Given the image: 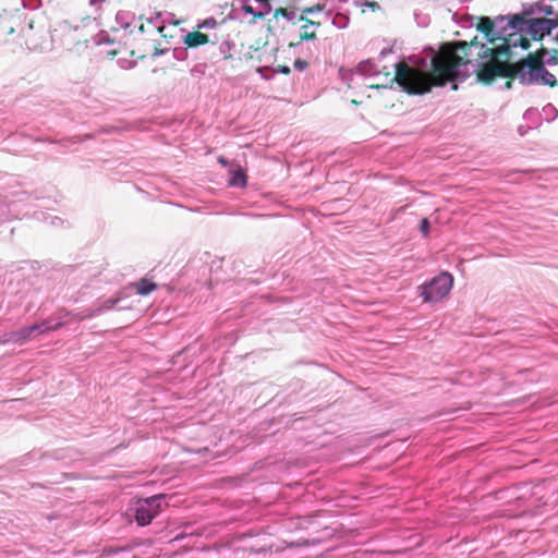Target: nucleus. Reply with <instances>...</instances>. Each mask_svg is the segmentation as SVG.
Returning a JSON list of instances; mask_svg holds the SVG:
<instances>
[{
	"instance_id": "nucleus-11",
	"label": "nucleus",
	"mask_w": 558,
	"mask_h": 558,
	"mask_svg": "<svg viewBox=\"0 0 558 558\" xmlns=\"http://www.w3.org/2000/svg\"><path fill=\"white\" fill-rule=\"evenodd\" d=\"M228 184L238 189L245 187L247 184V174L245 169L238 167L236 169L232 170L228 180Z\"/></svg>"
},
{
	"instance_id": "nucleus-15",
	"label": "nucleus",
	"mask_w": 558,
	"mask_h": 558,
	"mask_svg": "<svg viewBox=\"0 0 558 558\" xmlns=\"http://www.w3.org/2000/svg\"><path fill=\"white\" fill-rule=\"evenodd\" d=\"M345 1L340 0H326L325 4L327 5V10H325V16L327 19L336 15V13H341L342 11H348V9L343 8Z\"/></svg>"
},
{
	"instance_id": "nucleus-31",
	"label": "nucleus",
	"mask_w": 558,
	"mask_h": 558,
	"mask_svg": "<svg viewBox=\"0 0 558 558\" xmlns=\"http://www.w3.org/2000/svg\"><path fill=\"white\" fill-rule=\"evenodd\" d=\"M325 10H327V5L325 4V2H323V3L319 2V3L314 4L313 7L303 9L302 12H303V14H314L317 12L325 13Z\"/></svg>"
},
{
	"instance_id": "nucleus-16",
	"label": "nucleus",
	"mask_w": 558,
	"mask_h": 558,
	"mask_svg": "<svg viewBox=\"0 0 558 558\" xmlns=\"http://www.w3.org/2000/svg\"><path fill=\"white\" fill-rule=\"evenodd\" d=\"M331 24L338 29H344L349 26L350 23V12L342 11L341 13H336V15L329 17Z\"/></svg>"
},
{
	"instance_id": "nucleus-46",
	"label": "nucleus",
	"mask_w": 558,
	"mask_h": 558,
	"mask_svg": "<svg viewBox=\"0 0 558 558\" xmlns=\"http://www.w3.org/2000/svg\"><path fill=\"white\" fill-rule=\"evenodd\" d=\"M251 0H235V2L240 5V8H243L244 5L248 4Z\"/></svg>"
},
{
	"instance_id": "nucleus-12",
	"label": "nucleus",
	"mask_w": 558,
	"mask_h": 558,
	"mask_svg": "<svg viewBox=\"0 0 558 558\" xmlns=\"http://www.w3.org/2000/svg\"><path fill=\"white\" fill-rule=\"evenodd\" d=\"M525 34H529L534 41H539L544 38L539 17H527Z\"/></svg>"
},
{
	"instance_id": "nucleus-19",
	"label": "nucleus",
	"mask_w": 558,
	"mask_h": 558,
	"mask_svg": "<svg viewBox=\"0 0 558 558\" xmlns=\"http://www.w3.org/2000/svg\"><path fill=\"white\" fill-rule=\"evenodd\" d=\"M523 119L531 124L532 128H535L539 124L542 117L537 109L529 108L523 113Z\"/></svg>"
},
{
	"instance_id": "nucleus-36",
	"label": "nucleus",
	"mask_w": 558,
	"mask_h": 558,
	"mask_svg": "<svg viewBox=\"0 0 558 558\" xmlns=\"http://www.w3.org/2000/svg\"><path fill=\"white\" fill-rule=\"evenodd\" d=\"M217 25V21L214 17L205 19L202 23L197 25L198 28H214Z\"/></svg>"
},
{
	"instance_id": "nucleus-37",
	"label": "nucleus",
	"mask_w": 558,
	"mask_h": 558,
	"mask_svg": "<svg viewBox=\"0 0 558 558\" xmlns=\"http://www.w3.org/2000/svg\"><path fill=\"white\" fill-rule=\"evenodd\" d=\"M260 7L262 10L259 12H266V15L269 14L272 10V7L270 4V0H255Z\"/></svg>"
},
{
	"instance_id": "nucleus-5",
	"label": "nucleus",
	"mask_w": 558,
	"mask_h": 558,
	"mask_svg": "<svg viewBox=\"0 0 558 558\" xmlns=\"http://www.w3.org/2000/svg\"><path fill=\"white\" fill-rule=\"evenodd\" d=\"M507 23L508 14H500L495 17L480 16L478 23H476V29L484 34L489 44H494L504 36L509 37Z\"/></svg>"
},
{
	"instance_id": "nucleus-39",
	"label": "nucleus",
	"mask_w": 558,
	"mask_h": 558,
	"mask_svg": "<svg viewBox=\"0 0 558 558\" xmlns=\"http://www.w3.org/2000/svg\"><path fill=\"white\" fill-rule=\"evenodd\" d=\"M272 72H275V75L277 73H280V74H289L291 72V69L290 66L288 65H279L278 68L274 69L272 68Z\"/></svg>"
},
{
	"instance_id": "nucleus-52",
	"label": "nucleus",
	"mask_w": 558,
	"mask_h": 558,
	"mask_svg": "<svg viewBox=\"0 0 558 558\" xmlns=\"http://www.w3.org/2000/svg\"><path fill=\"white\" fill-rule=\"evenodd\" d=\"M138 31H140L141 33H144V25H143V24H141V25H140Z\"/></svg>"
},
{
	"instance_id": "nucleus-43",
	"label": "nucleus",
	"mask_w": 558,
	"mask_h": 558,
	"mask_svg": "<svg viewBox=\"0 0 558 558\" xmlns=\"http://www.w3.org/2000/svg\"><path fill=\"white\" fill-rule=\"evenodd\" d=\"M167 51H168V49H166V48H163V49H161V48H156V49L154 50V52H153L151 57H153V58H157V57H159V56H162V54L167 53Z\"/></svg>"
},
{
	"instance_id": "nucleus-6",
	"label": "nucleus",
	"mask_w": 558,
	"mask_h": 558,
	"mask_svg": "<svg viewBox=\"0 0 558 558\" xmlns=\"http://www.w3.org/2000/svg\"><path fill=\"white\" fill-rule=\"evenodd\" d=\"M57 326L50 327L47 325V323L41 324H34L27 327H24L20 330L12 331L8 335H5L7 339L5 342H13V343H25L28 340L34 339L38 335L44 333L45 331L49 329H56Z\"/></svg>"
},
{
	"instance_id": "nucleus-51",
	"label": "nucleus",
	"mask_w": 558,
	"mask_h": 558,
	"mask_svg": "<svg viewBox=\"0 0 558 558\" xmlns=\"http://www.w3.org/2000/svg\"><path fill=\"white\" fill-rule=\"evenodd\" d=\"M511 87H512V83H511V81H507V82L505 83L504 88L509 89V88H511Z\"/></svg>"
},
{
	"instance_id": "nucleus-25",
	"label": "nucleus",
	"mask_w": 558,
	"mask_h": 558,
	"mask_svg": "<svg viewBox=\"0 0 558 558\" xmlns=\"http://www.w3.org/2000/svg\"><path fill=\"white\" fill-rule=\"evenodd\" d=\"M300 38H301V41H314V40H316L317 37L314 32H312V33L308 32V25H303L301 27Z\"/></svg>"
},
{
	"instance_id": "nucleus-44",
	"label": "nucleus",
	"mask_w": 558,
	"mask_h": 558,
	"mask_svg": "<svg viewBox=\"0 0 558 558\" xmlns=\"http://www.w3.org/2000/svg\"><path fill=\"white\" fill-rule=\"evenodd\" d=\"M529 129H532V126H531V125H529V126L525 129L523 125H520V126L518 128V132L520 133V135H522V136H523V135H525V134H526V132H527V130H529Z\"/></svg>"
},
{
	"instance_id": "nucleus-50",
	"label": "nucleus",
	"mask_w": 558,
	"mask_h": 558,
	"mask_svg": "<svg viewBox=\"0 0 558 558\" xmlns=\"http://www.w3.org/2000/svg\"><path fill=\"white\" fill-rule=\"evenodd\" d=\"M160 15H161L160 13H156V16H155L154 19H151V17H150V19L148 20V22H149V23H154V21H157V20L160 17Z\"/></svg>"
},
{
	"instance_id": "nucleus-3",
	"label": "nucleus",
	"mask_w": 558,
	"mask_h": 558,
	"mask_svg": "<svg viewBox=\"0 0 558 558\" xmlns=\"http://www.w3.org/2000/svg\"><path fill=\"white\" fill-rule=\"evenodd\" d=\"M453 287V276L449 271H440L420 287V296L424 303H436L449 294Z\"/></svg>"
},
{
	"instance_id": "nucleus-17",
	"label": "nucleus",
	"mask_w": 558,
	"mask_h": 558,
	"mask_svg": "<svg viewBox=\"0 0 558 558\" xmlns=\"http://www.w3.org/2000/svg\"><path fill=\"white\" fill-rule=\"evenodd\" d=\"M551 16L554 17H539L544 37L550 35L558 27V12Z\"/></svg>"
},
{
	"instance_id": "nucleus-54",
	"label": "nucleus",
	"mask_w": 558,
	"mask_h": 558,
	"mask_svg": "<svg viewBox=\"0 0 558 558\" xmlns=\"http://www.w3.org/2000/svg\"><path fill=\"white\" fill-rule=\"evenodd\" d=\"M182 537H183V535H182V534H179V535H177V536H175V538H174V539H177V541H178V539H181Z\"/></svg>"
},
{
	"instance_id": "nucleus-9",
	"label": "nucleus",
	"mask_w": 558,
	"mask_h": 558,
	"mask_svg": "<svg viewBox=\"0 0 558 558\" xmlns=\"http://www.w3.org/2000/svg\"><path fill=\"white\" fill-rule=\"evenodd\" d=\"M508 32L509 37H513L519 34L525 33V27L527 26V16L523 15V13H510L508 14Z\"/></svg>"
},
{
	"instance_id": "nucleus-14",
	"label": "nucleus",
	"mask_w": 558,
	"mask_h": 558,
	"mask_svg": "<svg viewBox=\"0 0 558 558\" xmlns=\"http://www.w3.org/2000/svg\"><path fill=\"white\" fill-rule=\"evenodd\" d=\"M135 19V14L131 11L120 10L116 14V23L123 29L131 26Z\"/></svg>"
},
{
	"instance_id": "nucleus-1",
	"label": "nucleus",
	"mask_w": 558,
	"mask_h": 558,
	"mask_svg": "<svg viewBox=\"0 0 558 558\" xmlns=\"http://www.w3.org/2000/svg\"><path fill=\"white\" fill-rule=\"evenodd\" d=\"M411 64L395 62L393 81L409 95H424L433 87H444L450 84L457 90L459 84L476 74L477 81L492 84L496 77L514 78L524 86L544 85L554 87L558 84L556 76L545 64H535L534 56L522 59L519 70L509 64H493L480 60H464L459 51L438 52L433 47L425 48L421 53L409 58Z\"/></svg>"
},
{
	"instance_id": "nucleus-22",
	"label": "nucleus",
	"mask_w": 558,
	"mask_h": 558,
	"mask_svg": "<svg viewBox=\"0 0 558 558\" xmlns=\"http://www.w3.org/2000/svg\"><path fill=\"white\" fill-rule=\"evenodd\" d=\"M414 20L420 27H427L430 24V16L426 13L414 12Z\"/></svg>"
},
{
	"instance_id": "nucleus-38",
	"label": "nucleus",
	"mask_w": 558,
	"mask_h": 558,
	"mask_svg": "<svg viewBox=\"0 0 558 558\" xmlns=\"http://www.w3.org/2000/svg\"><path fill=\"white\" fill-rule=\"evenodd\" d=\"M308 63L303 59H295L293 62V66L298 71H304L307 68Z\"/></svg>"
},
{
	"instance_id": "nucleus-21",
	"label": "nucleus",
	"mask_w": 558,
	"mask_h": 558,
	"mask_svg": "<svg viewBox=\"0 0 558 558\" xmlns=\"http://www.w3.org/2000/svg\"><path fill=\"white\" fill-rule=\"evenodd\" d=\"M241 12L244 14L252 15L254 19L262 20L266 16V12H259L255 10L250 3L241 8Z\"/></svg>"
},
{
	"instance_id": "nucleus-13",
	"label": "nucleus",
	"mask_w": 558,
	"mask_h": 558,
	"mask_svg": "<svg viewBox=\"0 0 558 558\" xmlns=\"http://www.w3.org/2000/svg\"><path fill=\"white\" fill-rule=\"evenodd\" d=\"M183 43L187 48H195L201 45H205L209 43V38L207 35L201 32H192L186 33L183 37Z\"/></svg>"
},
{
	"instance_id": "nucleus-45",
	"label": "nucleus",
	"mask_w": 558,
	"mask_h": 558,
	"mask_svg": "<svg viewBox=\"0 0 558 558\" xmlns=\"http://www.w3.org/2000/svg\"><path fill=\"white\" fill-rule=\"evenodd\" d=\"M122 550H123V548H121V547L106 549V551L108 554H117V553H120Z\"/></svg>"
},
{
	"instance_id": "nucleus-33",
	"label": "nucleus",
	"mask_w": 558,
	"mask_h": 558,
	"mask_svg": "<svg viewBox=\"0 0 558 558\" xmlns=\"http://www.w3.org/2000/svg\"><path fill=\"white\" fill-rule=\"evenodd\" d=\"M207 65L206 63H197L191 69V74L193 76H201L204 75L206 72Z\"/></svg>"
},
{
	"instance_id": "nucleus-34",
	"label": "nucleus",
	"mask_w": 558,
	"mask_h": 558,
	"mask_svg": "<svg viewBox=\"0 0 558 558\" xmlns=\"http://www.w3.org/2000/svg\"><path fill=\"white\" fill-rule=\"evenodd\" d=\"M117 63L123 70L133 69L136 65V61L135 60H128V59H124V58L118 59Z\"/></svg>"
},
{
	"instance_id": "nucleus-24",
	"label": "nucleus",
	"mask_w": 558,
	"mask_h": 558,
	"mask_svg": "<svg viewBox=\"0 0 558 558\" xmlns=\"http://www.w3.org/2000/svg\"><path fill=\"white\" fill-rule=\"evenodd\" d=\"M274 15H275V17H278L279 15H281L282 17H284L289 22H293L295 20V17H296V14H295L294 11H289L287 9H283V8L276 9Z\"/></svg>"
},
{
	"instance_id": "nucleus-27",
	"label": "nucleus",
	"mask_w": 558,
	"mask_h": 558,
	"mask_svg": "<svg viewBox=\"0 0 558 558\" xmlns=\"http://www.w3.org/2000/svg\"><path fill=\"white\" fill-rule=\"evenodd\" d=\"M173 58L178 61H184L189 57L187 47H177L172 50Z\"/></svg>"
},
{
	"instance_id": "nucleus-30",
	"label": "nucleus",
	"mask_w": 558,
	"mask_h": 558,
	"mask_svg": "<svg viewBox=\"0 0 558 558\" xmlns=\"http://www.w3.org/2000/svg\"><path fill=\"white\" fill-rule=\"evenodd\" d=\"M541 64H545V66H555L558 64V51L551 50L547 58H544V62Z\"/></svg>"
},
{
	"instance_id": "nucleus-35",
	"label": "nucleus",
	"mask_w": 558,
	"mask_h": 558,
	"mask_svg": "<svg viewBox=\"0 0 558 558\" xmlns=\"http://www.w3.org/2000/svg\"><path fill=\"white\" fill-rule=\"evenodd\" d=\"M430 230V222L427 218H423L420 221V231L423 234V236H428Z\"/></svg>"
},
{
	"instance_id": "nucleus-18",
	"label": "nucleus",
	"mask_w": 558,
	"mask_h": 558,
	"mask_svg": "<svg viewBox=\"0 0 558 558\" xmlns=\"http://www.w3.org/2000/svg\"><path fill=\"white\" fill-rule=\"evenodd\" d=\"M156 288L157 284L154 281L144 278L136 283V293L145 296L155 291Z\"/></svg>"
},
{
	"instance_id": "nucleus-28",
	"label": "nucleus",
	"mask_w": 558,
	"mask_h": 558,
	"mask_svg": "<svg viewBox=\"0 0 558 558\" xmlns=\"http://www.w3.org/2000/svg\"><path fill=\"white\" fill-rule=\"evenodd\" d=\"M256 72L266 81H270L275 77V72L270 66H258Z\"/></svg>"
},
{
	"instance_id": "nucleus-4",
	"label": "nucleus",
	"mask_w": 558,
	"mask_h": 558,
	"mask_svg": "<svg viewBox=\"0 0 558 558\" xmlns=\"http://www.w3.org/2000/svg\"><path fill=\"white\" fill-rule=\"evenodd\" d=\"M168 495L156 494L146 498H140L135 505L134 519L137 525L146 526L168 507Z\"/></svg>"
},
{
	"instance_id": "nucleus-40",
	"label": "nucleus",
	"mask_w": 558,
	"mask_h": 558,
	"mask_svg": "<svg viewBox=\"0 0 558 558\" xmlns=\"http://www.w3.org/2000/svg\"><path fill=\"white\" fill-rule=\"evenodd\" d=\"M392 47H385L380 50L379 54H378V60H383L386 56L392 53Z\"/></svg>"
},
{
	"instance_id": "nucleus-7",
	"label": "nucleus",
	"mask_w": 558,
	"mask_h": 558,
	"mask_svg": "<svg viewBox=\"0 0 558 558\" xmlns=\"http://www.w3.org/2000/svg\"><path fill=\"white\" fill-rule=\"evenodd\" d=\"M551 4H546L543 1L522 4V13L527 17H534L535 14H543L551 16L558 12V0H551Z\"/></svg>"
},
{
	"instance_id": "nucleus-23",
	"label": "nucleus",
	"mask_w": 558,
	"mask_h": 558,
	"mask_svg": "<svg viewBox=\"0 0 558 558\" xmlns=\"http://www.w3.org/2000/svg\"><path fill=\"white\" fill-rule=\"evenodd\" d=\"M113 40L111 39V37L109 36V34L106 32V31H100L96 36H95V44L97 46H100V45H109V44H112Z\"/></svg>"
},
{
	"instance_id": "nucleus-20",
	"label": "nucleus",
	"mask_w": 558,
	"mask_h": 558,
	"mask_svg": "<svg viewBox=\"0 0 558 558\" xmlns=\"http://www.w3.org/2000/svg\"><path fill=\"white\" fill-rule=\"evenodd\" d=\"M235 49V43L229 37L223 40L219 46V52L225 60L232 59L231 51Z\"/></svg>"
},
{
	"instance_id": "nucleus-53",
	"label": "nucleus",
	"mask_w": 558,
	"mask_h": 558,
	"mask_svg": "<svg viewBox=\"0 0 558 558\" xmlns=\"http://www.w3.org/2000/svg\"><path fill=\"white\" fill-rule=\"evenodd\" d=\"M219 161H220V163H222V165H226V163H227V161H226V160H225V158H222V157H221V158H219Z\"/></svg>"
},
{
	"instance_id": "nucleus-47",
	"label": "nucleus",
	"mask_w": 558,
	"mask_h": 558,
	"mask_svg": "<svg viewBox=\"0 0 558 558\" xmlns=\"http://www.w3.org/2000/svg\"><path fill=\"white\" fill-rule=\"evenodd\" d=\"M104 1L105 0H89V5L90 7H96V5L100 4Z\"/></svg>"
},
{
	"instance_id": "nucleus-48",
	"label": "nucleus",
	"mask_w": 558,
	"mask_h": 558,
	"mask_svg": "<svg viewBox=\"0 0 558 558\" xmlns=\"http://www.w3.org/2000/svg\"><path fill=\"white\" fill-rule=\"evenodd\" d=\"M364 5H367V7H369V8H373V9H374L375 7H378V3H377V2H367V1H366Z\"/></svg>"
},
{
	"instance_id": "nucleus-29",
	"label": "nucleus",
	"mask_w": 558,
	"mask_h": 558,
	"mask_svg": "<svg viewBox=\"0 0 558 558\" xmlns=\"http://www.w3.org/2000/svg\"><path fill=\"white\" fill-rule=\"evenodd\" d=\"M543 112L547 116V118H546L547 122L555 120L558 116V111H557L556 107L551 104H547L543 108Z\"/></svg>"
},
{
	"instance_id": "nucleus-32",
	"label": "nucleus",
	"mask_w": 558,
	"mask_h": 558,
	"mask_svg": "<svg viewBox=\"0 0 558 558\" xmlns=\"http://www.w3.org/2000/svg\"><path fill=\"white\" fill-rule=\"evenodd\" d=\"M478 19H480V16H474V15L468 14L461 19L460 25L464 28H470V27L476 26L475 21L478 22Z\"/></svg>"
},
{
	"instance_id": "nucleus-2",
	"label": "nucleus",
	"mask_w": 558,
	"mask_h": 558,
	"mask_svg": "<svg viewBox=\"0 0 558 558\" xmlns=\"http://www.w3.org/2000/svg\"><path fill=\"white\" fill-rule=\"evenodd\" d=\"M521 48L527 50L531 47L530 39L526 37H520L514 39L512 37L504 38V43L500 46L488 48L483 43L477 41L475 37L470 44L466 41H459V51L462 59L473 54L472 49H478L477 58L483 62H492L493 64H506L500 60L501 57L509 58L512 48Z\"/></svg>"
},
{
	"instance_id": "nucleus-42",
	"label": "nucleus",
	"mask_w": 558,
	"mask_h": 558,
	"mask_svg": "<svg viewBox=\"0 0 558 558\" xmlns=\"http://www.w3.org/2000/svg\"><path fill=\"white\" fill-rule=\"evenodd\" d=\"M227 17H228L229 20H240V19H241L240 13H239V12H238V10H236V9H234V8L229 12V14H228V16H227Z\"/></svg>"
},
{
	"instance_id": "nucleus-26",
	"label": "nucleus",
	"mask_w": 558,
	"mask_h": 558,
	"mask_svg": "<svg viewBox=\"0 0 558 558\" xmlns=\"http://www.w3.org/2000/svg\"><path fill=\"white\" fill-rule=\"evenodd\" d=\"M549 53H550L549 49H547L545 47H541L534 53H530L529 56H534L535 57V64H539L541 62H544V58H547V56Z\"/></svg>"
},
{
	"instance_id": "nucleus-10",
	"label": "nucleus",
	"mask_w": 558,
	"mask_h": 558,
	"mask_svg": "<svg viewBox=\"0 0 558 558\" xmlns=\"http://www.w3.org/2000/svg\"><path fill=\"white\" fill-rule=\"evenodd\" d=\"M357 74L362 76H374L380 73L379 65L374 59H367L359 62L356 65Z\"/></svg>"
},
{
	"instance_id": "nucleus-8",
	"label": "nucleus",
	"mask_w": 558,
	"mask_h": 558,
	"mask_svg": "<svg viewBox=\"0 0 558 558\" xmlns=\"http://www.w3.org/2000/svg\"><path fill=\"white\" fill-rule=\"evenodd\" d=\"M125 299L124 292H119L117 296L109 298L100 302L96 307H94L89 314V316H98L106 311L118 310L124 311L130 308L129 305L121 304Z\"/></svg>"
},
{
	"instance_id": "nucleus-49",
	"label": "nucleus",
	"mask_w": 558,
	"mask_h": 558,
	"mask_svg": "<svg viewBox=\"0 0 558 558\" xmlns=\"http://www.w3.org/2000/svg\"><path fill=\"white\" fill-rule=\"evenodd\" d=\"M82 555H83V553H82V551H74V553L72 551V558H78V557H81Z\"/></svg>"
},
{
	"instance_id": "nucleus-41",
	"label": "nucleus",
	"mask_w": 558,
	"mask_h": 558,
	"mask_svg": "<svg viewBox=\"0 0 558 558\" xmlns=\"http://www.w3.org/2000/svg\"><path fill=\"white\" fill-rule=\"evenodd\" d=\"M299 21H305V22H306V24H305V25H308V28H310L311 26H315V27H319V26H320V23H318V22H314V21H311V20H307V19H305V17H304V15H303V14L299 17Z\"/></svg>"
}]
</instances>
